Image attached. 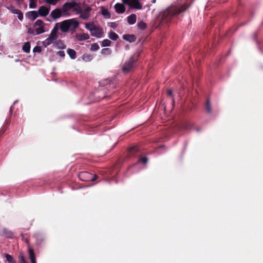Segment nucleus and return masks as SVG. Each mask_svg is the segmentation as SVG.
I'll list each match as a JSON object with an SVG mask.
<instances>
[{"instance_id":"nucleus-4","label":"nucleus","mask_w":263,"mask_h":263,"mask_svg":"<svg viewBox=\"0 0 263 263\" xmlns=\"http://www.w3.org/2000/svg\"><path fill=\"white\" fill-rule=\"evenodd\" d=\"M137 59L134 56L130 57L125 62L122 66V70L124 73L130 72L136 66V62Z\"/></svg>"},{"instance_id":"nucleus-27","label":"nucleus","mask_w":263,"mask_h":263,"mask_svg":"<svg viewBox=\"0 0 263 263\" xmlns=\"http://www.w3.org/2000/svg\"><path fill=\"white\" fill-rule=\"evenodd\" d=\"M99 49V46L97 43H93L91 45L90 50L92 51H97Z\"/></svg>"},{"instance_id":"nucleus-5","label":"nucleus","mask_w":263,"mask_h":263,"mask_svg":"<svg viewBox=\"0 0 263 263\" xmlns=\"http://www.w3.org/2000/svg\"><path fill=\"white\" fill-rule=\"evenodd\" d=\"M58 28L57 27H54L52 30H51L50 34L49 35L48 37L43 42V45L46 47L48 46L49 45H51V44L53 43L58 38Z\"/></svg>"},{"instance_id":"nucleus-21","label":"nucleus","mask_w":263,"mask_h":263,"mask_svg":"<svg viewBox=\"0 0 263 263\" xmlns=\"http://www.w3.org/2000/svg\"><path fill=\"white\" fill-rule=\"evenodd\" d=\"M30 50V44L29 42H26L23 46V50L26 53H29Z\"/></svg>"},{"instance_id":"nucleus-36","label":"nucleus","mask_w":263,"mask_h":263,"mask_svg":"<svg viewBox=\"0 0 263 263\" xmlns=\"http://www.w3.org/2000/svg\"><path fill=\"white\" fill-rule=\"evenodd\" d=\"M57 54L62 58H64L65 55L64 51H59L57 52Z\"/></svg>"},{"instance_id":"nucleus-24","label":"nucleus","mask_w":263,"mask_h":263,"mask_svg":"<svg viewBox=\"0 0 263 263\" xmlns=\"http://www.w3.org/2000/svg\"><path fill=\"white\" fill-rule=\"evenodd\" d=\"M111 42L108 39H105L102 41L101 45L102 47L109 46Z\"/></svg>"},{"instance_id":"nucleus-18","label":"nucleus","mask_w":263,"mask_h":263,"mask_svg":"<svg viewBox=\"0 0 263 263\" xmlns=\"http://www.w3.org/2000/svg\"><path fill=\"white\" fill-rule=\"evenodd\" d=\"M29 254L31 263H36L35 260V256L33 249L31 248L29 249Z\"/></svg>"},{"instance_id":"nucleus-7","label":"nucleus","mask_w":263,"mask_h":263,"mask_svg":"<svg viewBox=\"0 0 263 263\" xmlns=\"http://www.w3.org/2000/svg\"><path fill=\"white\" fill-rule=\"evenodd\" d=\"M45 23L41 20H37L34 24L36 34H40L45 32Z\"/></svg>"},{"instance_id":"nucleus-14","label":"nucleus","mask_w":263,"mask_h":263,"mask_svg":"<svg viewBox=\"0 0 263 263\" xmlns=\"http://www.w3.org/2000/svg\"><path fill=\"white\" fill-rule=\"evenodd\" d=\"M100 13L105 18H109L110 17V14L108 10L103 7L100 8Z\"/></svg>"},{"instance_id":"nucleus-3","label":"nucleus","mask_w":263,"mask_h":263,"mask_svg":"<svg viewBox=\"0 0 263 263\" xmlns=\"http://www.w3.org/2000/svg\"><path fill=\"white\" fill-rule=\"evenodd\" d=\"M85 28L90 31L92 36L97 38L103 37L104 32L103 29L98 25H96L92 22L85 24Z\"/></svg>"},{"instance_id":"nucleus-28","label":"nucleus","mask_w":263,"mask_h":263,"mask_svg":"<svg viewBox=\"0 0 263 263\" xmlns=\"http://www.w3.org/2000/svg\"><path fill=\"white\" fill-rule=\"evenodd\" d=\"M8 9L10 10V11L13 13V14H17L20 11V10L16 9L14 7L11 6L9 7H8Z\"/></svg>"},{"instance_id":"nucleus-32","label":"nucleus","mask_w":263,"mask_h":263,"mask_svg":"<svg viewBox=\"0 0 263 263\" xmlns=\"http://www.w3.org/2000/svg\"><path fill=\"white\" fill-rule=\"evenodd\" d=\"M29 7L30 8H34L36 7V3L33 0H30Z\"/></svg>"},{"instance_id":"nucleus-10","label":"nucleus","mask_w":263,"mask_h":263,"mask_svg":"<svg viewBox=\"0 0 263 263\" xmlns=\"http://www.w3.org/2000/svg\"><path fill=\"white\" fill-rule=\"evenodd\" d=\"M50 15L54 20H56L65 15L62 9L57 8L51 11Z\"/></svg>"},{"instance_id":"nucleus-12","label":"nucleus","mask_w":263,"mask_h":263,"mask_svg":"<svg viewBox=\"0 0 263 263\" xmlns=\"http://www.w3.org/2000/svg\"><path fill=\"white\" fill-rule=\"evenodd\" d=\"M26 15L27 17L31 21L35 20L39 16L37 11H36L28 12Z\"/></svg>"},{"instance_id":"nucleus-8","label":"nucleus","mask_w":263,"mask_h":263,"mask_svg":"<svg viewBox=\"0 0 263 263\" xmlns=\"http://www.w3.org/2000/svg\"><path fill=\"white\" fill-rule=\"evenodd\" d=\"M91 10V7L90 6L84 7L80 10V17L83 20H87L90 16Z\"/></svg>"},{"instance_id":"nucleus-39","label":"nucleus","mask_w":263,"mask_h":263,"mask_svg":"<svg viewBox=\"0 0 263 263\" xmlns=\"http://www.w3.org/2000/svg\"><path fill=\"white\" fill-rule=\"evenodd\" d=\"M152 2L153 3H155L156 2V0H152Z\"/></svg>"},{"instance_id":"nucleus-25","label":"nucleus","mask_w":263,"mask_h":263,"mask_svg":"<svg viewBox=\"0 0 263 263\" xmlns=\"http://www.w3.org/2000/svg\"><path fill=\"white\" fill-rule=\"evenodd\" d=\"M111 49L108 48H103L101 50V53L104 55H109L111 54Z\"/></svg>"},{"instance_id":"nucleus-20","label":"nucleus","mask_w":263,"mask_h":263,"mask_svg":"<svg viewBox=\"0 0 263 263\" xmlns=\"http://www.w3.org/2000/svg\"><path fill=\"white\" fill-rule=\"evenodd\" d=\"M108 36L110 39L113 41H116L119 38L118 35L114 32H109Z\"/></svg>"},{"instance_id":"nucleus-35","label":"nucleus","mask_w":263,"mask_h":263,"mask_svg":"<svg viewBox=\"0 0 263 263\" xmlns=\"http://www.w3.org/2000/svg\"><path fill=\"white\" fill-rule=\"evenodd\" d=\"M139 162L143 164H145L147 162V159L146 157H142L139 159Z\"/></svg>"},{"instance_id":"nucleus-1","label":"nucleus","mask_w":263,"mask_h":263,"mask_svg":"<svg viewBox=\"0 0 263 263\" xmlns=\"http://www.w3.org/2000/svg\"><path fill=\"white\" fill-rule=\"evenodd\" d=\"M191 0H176L171 6L163 11L161 15L162 23H166L173 16L185 10Z\"/></svg>"},{"instance_id":"nucleus-17","label":"nucleus","mask_w":263,"mask_h":263,"mask_svg":"<svg viewBox=\"0 0 263 263\" xmlns=\"http://www.w3.org/2000/svg\"><path fill=\"white\" fill-rule=\"evenodd\" d=\"M54 46L57 48L64 49L66 48V45L64 44L63 41L58 40L54 43Z\"/></svg>"},{"instance_id":"nucleus-29","label":"nucleus","mask_w":263,"mask_h":263,"mask_svg":"<svg viewBox=\"0 0 263 263\" xmlns=\"http://www.w3.org/2000/svg\"><path fill=\"white\" fill-rule=\"evenodd\" d=\"M45 2L51 5H55L60 0H44Z\"/></svg>"},{"instance_id":"nucleus-11","label":"nucleus","mask_w":263,"mask_h":263,"mask_svg":"<svg viewBox=\"0 0 263 263\" xmlns=\"http://www.w3.org/2000/svg\"><path fill=\"white\" fill-rule=\"evenodd\" d=\"M49 11H50L49 7L42 6L39 8L37 12H38L39 15H40L41 16H46L49 14Z\"/></svg>"},{"instance_id":"nucleus-34","label":"nucleus","mask_w":263,"mask_h":263,"mask_svg":"<svg viewBox=\"0 0 263 263\" xmlns=\"http://www.w3.org/2000/svg\"><path fill=\"white\" fill-rule=\"evenodd\" d=\"M16 14L17 15V17H18V20L20 21H22L23 19V14L22 12V11L21 10L19 11L18 13H17Z\"/></svg>"},{"instance_id":"nucleus-15","label":"nucleus","mask_w":263,"mask_h":263,"mask_svg":"<svg viewBox=\"0 0 263 263\" xmlns=\"http://www.w3.org/2000/svg\"><path fill=\"white\" fill-rule=\"evenodd\" d=\"M123 39L130 43L134 42L136 41V37L133 34H125L123 36Z\"/></svg>"},{"instance_id":"nucleus-2","label":"nucleus","mask_w":263,"mask_h":263,"mask_svg":"<svg viewBox=\"0 0 263 263\" xmlns=\"http://www.w3.org/2000/svg\"><path fill=\"white\" fill-rule=\"evenodd\" d=\"M79 25V22L75 18H72L57 23L54 27H57L58 30L60 29L62 32L66 33L70 30H75Z\"/></svg>"},{"instance_id":"nucleus-38","label":"nucleus","mask_w":263,"mask_h":263,"mask_svg":"<svg viewBox=\"0 0 263 263\" xmlns=\"http://www.w3.org/2000/svg\"><path fill=\"white\" fill-rule=\"evenodd\" d=\"M28 32L30 33H33V30L31 29H29Z\"/></svg>"},{"instance_id":"nucleus-13","label":"nucleus","mask_w":263,"mask_h":263,"mask_svg":"<svg viewBox=\"0 0 263 263\" xmlns=\"http://www.w3.org/2000/svg\"><path fill=\"white\" fill-rule=\"evenodd\" d=\"M76 38L77 41H83L88 40L89 38V35L86 33H78L76 35Z\"/></svg>"},{"instance_id":"nucleus-33","label":"nucleus","mask_w":263,"mask_h":263,"mask_svg":"<svg viewBox=\"0 0 263 263\" xmlns=\"http://www.w3.org/2000/svg\"><path fill=\"white\" fill-rule=\"evenodd\" d=\"M33 51L34 52L40 53L42 51V48L40 46H36L35 47H34Z\"/></svg>"},{"instance_id":"nucleus-22","label":"nucleus","mask_w":263,"mask_h":263,"mask_svg":"<svg viewBox=\"0 0 263 263\" xmlns=\"http://www.w3.org/2000/svg\"><path fill=\"white\" fill-rule=\"evenodd\" d=\"M92 59L93 56L90 54H84L82 57V59L85 62H90Z\"/></svg>"},{"instance_id":"nucleus-31","label":"nucleus","mask_w":263,"mask_h":263,"mask_svg":"<svg viewBox=\"0 0 263 263\" xmlns=\"http://www.w3.org/2000/svg\"><path fill=\"white\" fill-rule=\"evenodd\" d=\"M19 258L20 260V263H27L23 254H20Z\"/></svg>"},{"instance_id":"nucleus-37","label":"nucleus","mask_w":263,"mask_h":263,"mask_svg":"<svg viewBox=\"0 0 263 263\" xmlns=\"http://www.w3.org/2000/svg\"><path fill=\"white\" fill-rule=\"evenodd\" d=\"M167 93L168 96H172L173 92L171 90H170V89L168 90L167 91Z\"/></svg>"},{"instance_id":"nucleus-19","label":"nucleus","mask_w":263,"mask_h":263,"mask_svg":"<svg viewBox=\"0 0 263 263\" xmlns=\"http://www.w3.org/2000/svg\"><path fill=\"white\" fill-rule=\"evenodd\" d=\"M67 52L71 59H75L76 58V52L74 50L68 48Z\"/></svg>"},{"instance_id":"nucleus-30","label":"nucleus","mask_w":263,"mask_h":263,"mask_svg":"<svg viewBox=\"0 0 263 263\" xmlns=\"http://www.w3.org/2000/svg\"><path fill=\"white\" fill-rule=\"evenodd\" d=\"M206 110L208 112H211V108L210 106V102L209 100H207L206 103Z\"/></svg>"},{"instance_id":"nucleus-6","label":"nucleus","mask_w":263,"mask_h":263,"mask_svg":"<svg viewBox=\"0 0 263 263\" xmlns=\"http://www.w3.org/2000/svg\"><path fill=\"white\" fill-rule=\"evenodd\" d=\"M79 177L81 180L84 181H93L96 180L97 176L87 172H83L79 174Z\"/></svg>"},{"instance_id":"nucleus-26","label":"nucleus","mask_w":263,"mask_h":263,"mask_svg":"<svg viewBox=\"0 0 263 263\" xmlns=\"http://www.w3.org/2000/svg\"><path fill=\"white\" fill-rule=\"evenodd\" d=\"M5 257L8 263H16L13 257L10 255L6 254L5 255Z\"/></svg>"},{"instance_id":"nucleus-23","label":"nucleus","mask_w":263,"mask_h":263,"mask_svg":"<svg viewBox=\"0 0 263 263\" xmlns=\"http://www.w3.org/2000/svg\"><path fill=\"white\" fill-rule=\"evenodd\" d=\"M137 26L139 29H141V30H144L146 28L147 25L143 21H141L138 23Z\"/></svg>"},{"instance_id":"nucleus-9","label":"nucleus","mask_w":263,"mask_h":263,"mask_svg":"<svg viewBox=\"0 0 263 263\" xmlns=\"http://www.w3.org/2000/svg\"><path fill=\"white\" fill-rule=\"evenodd\" d=\"M76 6V2H67L63 5L62 10L64 15H66L67 12Z\"/></svg>"},{"instance_id":"nucleus-16","label":"nucleus","mask_w":263,"mask_h":263,"mask_svg":"<svg viewBox=\"0 0 263 263\" xmlns=\"http://www.w3.org/2000/svg\"><path fill=\"white\" fill-rule=\"evenodd\" d=\"M127 22L130 25L134 24L137 20L136 15L135 14H132L127 17Z\"/></svg>"}]
</instances>
